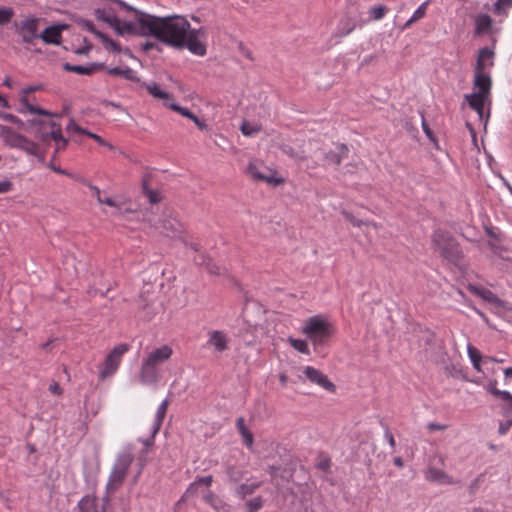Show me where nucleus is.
Instances as JSON below:
<instances>
[{
  "label": "nucleus",
  "instance_id": "393cba45",
  "mask_svg": "<svg viewBox=\"0 0 512 512\" xmlns=\"http://www.w3.org/2000/svg\"><path fill=\"white\" fill-rule=\"evenodd\" d=\"M141 86L144 87L154 98L164 100V103L173 99V96L170 93L163 91L156 82L142 83Z\"/></svg>",
  "mask_w": 512,
  "mask_h": 512
},
{
  "label": "nucleus",
  "instance_id": "052dcab7",
  "mask_svg": "<svg viewBox=\"0 0 512 512\" xmlns=\"http://www.w3.org/2000/svg\"><path fill=\"white\" fill-rule=\"evenodd\" d=\"M194 261L199 265H208V263H206V258L203 255L195 257Z\"/></svg>",
  "mask_w": 512,
  "mask_h": 512
},
{
  "label": "nucleus",
  "instance_id": "a878e982",
  "mask_svg": "<svg viewBox=\"0 0 512 512\" xmlns=\"http://www.w3.org/2000/svg\"><path fill=\"white\" fill-rule=\"evenodd\" d=\"M39 38L47 44H59L62 38L61 29L58 26L47 27L40 33Z\"/></svg>",
  "mask_w": 512,
  "mask_h": 512
},
{
  "label": "nucleus",
  "instance_id": "4468645a",
  "mask_svg": "<svg viewBox=\"0 0 512 512\" xmlns=\"http://www.w3.org/2000/svg\"><path fill=\"white\" fill-rule=\"evenodd\" d=\"M41 86H29L27 88H24L20 93V113H30V114H36L40 116H50V112L47 110H44L42 108L36 107L30 100L29 95L37 90H40Z\"/></svg>",
  "mask_w": 512,
  "mask_h": 512
},
{
  "label": "nucleus",
  "instance_id": "6ab92c4d",
  "mask_svg": "<svg viewBox=\"0 0 512 512\" xmlns=\"http://www.w3.org/2000/svg\"><path fill=\"white\" fill-rule=\"evenodd\" d=\"M468 290L472 294L481 297L483 300H485L489 303L495 304L498 307H504V301H502L500 298H498L497 295L494 294L489 289L470 284V285H468Z\"/></svg>",
  "mask_w": 512,
  "mask_h": 512
},
{
  "label": "nucleus",
  "instance_id": "e2e57ef3",
  "mask_svg": "<svg viewBox=\"0 0 512 512\" xmlns=\"http://www.w3.org/2000/svg\"><path fill=\"white\" fill-rule=\"evenodd\" d=\"M3 85L8 87V88H12L13 87L12 80H11V78L9 76H6V78L3 81Z\"/></svg>",
  "mask_w": 512,
  "mask_h": 512
},
{
  "label": "nucleus",
  "instance_id": "c85d7f7f",
  "mask_svg": "<svg viewBox=\"0 0 512 512\" xmlns=\"http://www.w3.org/2000/svg\"><path fill=\"white\" fill-rule=\"evenodd\" d=\"M79 512H98L97 499L92 496L83 497L79 503Z\"/></svg>",
  "mask_w": 512,
  "mask_h": 512
},
{
  "label": "nucleus",
  "instance_id": "c9c22d12",
  "mask_svg": "<svg viewBox=\"0 0 512 512\" xmlns=\"http://www.w3.org/2000/svg\"><path fill=\"white\" fill-rule=\"evenodd\" d=\"M143 190L151 204H157L162 200V196L159 191L148 189L146 183L143 184Z\"/></svg>",
  "mask_w": 512,
  "mask_h": 512
},
{
  "label": "nucleus",
  "instance_id": "1a4fd4ad",
  "mask_svg": "<svg viewBox=\"0 0 512 512\" xmlns=\"http://www.w3.org/2000/svg\"><path fill=\"white\" fill-rule=\"evenodd\" d=\"M247 174L256 181L266 182L273 186H279L285 182L276 170L264 165L261 161H251L246 168Z\"/></svg>",
  "mask_w": 512,
  "mask_h": 512
},
{
  "label": "nucleus",
  "instance_id": "5701e85b",
  "mask_svg": "<svg viewBox=\"0 0 512 512\" xmlns=\"http://www.w3.org/2000/svg\"><path fill=\"white\" fill-rule=\"evenodd\" d=\"M348 148L345 144H337L335 149L326 153L325 158L335 165H340L344 158L348 155Z\"/></svg>",
  "mask_w": 512,
  "mask_h": 512
},
{
  "label": "nucleus",
  "instance_id": "b1692460",
  "mask_svg": "<svg viewBox=\"0 0 512 512\" xmlns=\"http://www.w3.org/2000/svg\"><path fill=\"white\" fill-rule=\"evenodd\" d=\"M106 72L111 76H118L133 82H140V79L137 77L136 71L129 67H113L107 68Z\"/></svg>",
  "mask_w": 512,
  "mask_h": 512
},
{
  "label": "nucleus",
  "instance_id": "7c9ffc66",
  "mask_svg": "<svg viewBox=\"0 0 512 512\" xmlns=\"http://www.w3.org/2000/svg\"><path fill=\"white\" fill-rule=\"evenodd\" d=\"M75 131L79 134H83V135H86L88 136L89 138L95 140L99 145L101 146H104V147H107L109 150H113L115 147L107 142L105 139H103L101 136L95 134V133H92L84 128H81L79 126H76L75 127Z\"/></svg>",
  "mask_w": 512,
  "mask_h": 512
},
{
  "label": "nucleus",
  "instance_id": "5fc2aeb1",
  "mask_svg": "<svg viewBox=\"0 0 512 512\" xmlns=\"http://www.w3.org/2000/svg\"><path fill=\"white\" fill-rule=\"evenodd\" d=\"M49 391L52 392L53 394H57V395H60L62 393L61 387L56 382L52 383L49 386Z\"/></svg>",
  "mask_w": 512,
  "mask_h": 512
},
{
  "label": "nucleus",
  "instance_id": "c756f323",
  "mask_svg": "<svg viewBox=\"0 0 512 512\" xmlns=\"http://www.w3.org/2000/svg\"><path fill=\"white\" fill-rule=\"evenodd\" d=\"M169 407V401L167 399L163 400L161 404L158 406V409L156 411L155 415V423H154V430L158 431L164 421V418L166 416L167 410Z\"/></svg>",
  "mask_w": 512,
  "mask_h": 512
},
{
  "label": "nucleus",
  "instance_id": "cd10ccee",
  "mask_svg": "<svg viewBox=\"0 0 512 512\" xmlns=\"http://www.w3.org/2000/svg\"><path fill=\"white\" fill-rule=\"evenodd\" d=\"M236 427L239 434L243 438V444L246 445L247 447L252 446L254 441L253 434L250 431V429L246 426L245 419L243 417L237 418Z\"/></svg>",
  "mask_w": 512,
  "mask_h": 512
},
{
  "label": "nucleus",
  "instance_id": "69168bd1",
  "mask_svg": "<svg viewBox=\"0 0 512 512\" xmlns=\"http://www.w3.org/2000/svg\"><path fill=\"white\" fill-rule=\"evenodd\" d=\"M476 312H477V314H478L479 316H481V318L484 320V322H486V323L489 325V319H488V317H487L484 313H482L481 311H479V310H476Z\"/></svg>",
  "mask_w": 512,
  "mask_h": 512
},
{
  "label": "nucleus",
  "instance_id": "2f4dec72",
  "mask_svg": "<svg viewBox=\"0 0 512 512\" xmlns=\"http://www.w3.org/2000/svg\"><path fill=\"white\" fill-rule=\"evenodd\" d=\"M356 28L355 21L351 18H345L338 25V33L340 36H347Z\"/></svg>",
  "mask_w": 512,
  "mask_h": 512
},
{
  "label": "nucleus",
  "instance_id": "ea45409f",
  "mask_svg": "<svg viewBox=\"0 0 512 512\" xmlns=\"http://www.w3.org/2000/svg\"><path fill=\"white\" fill-rule=\"evenodd\" d=\"M263 500L260 496L250 499L246 502L247 512H257L261 509Z\"/></svg>",
  "mask_w": 512,
  "mask_h": 512
},
{
  "label": "nucleus",
  "instance_id": "6e6d98bb",
  "mask_svg": "<svg viewBox=\"0 0 512 512\" xmlns=\"http://www.w3.org/2000/svg\"><path fill=\"white\" fill-rule=\"evenodd\" d=\"M427 427L430 431H435V430H445L447 428V425L430 423V424H428Z\"/></svg>",
  "mask_w": 512,
  "mask_h": 512
},
{
  "label": "nucleus",
  "instance_id": "f704fd0d",
  "mask_svg": "<svg viewBox=\"0 0 512 512\" xmlns=\"http://www.w3.org/2000/svg\"><path fill=\"white\" fill-rule=\"evenodd\" d=\"M510 8H512V0H497L494 4V13L497 15H506V10Z\"/></svg>",
  "mask_w": 512,
  "mask_h": 512
},
{
  "label": "nucleus",
  "instance_id": "bb28decb",
  "mask_svg": "<svg viewBox=\"0 0 512 512\" xmlns=\"http://www.w3.org/2000/svg\"><path fill=\"white\" fill-rule=\"evenodd\" d=\"M260 486L261 481L249 479L237 487L236 494L244 499L246 496L253 494Z\"/></svg>",
  "mask_w": 512,
  "mask_h": 512
},
{
  "label": "nucleus",
  "instance_id": "7ed1b4c3",
  "mask_svg": "<svg viewBox=\"0 0 512 512\" xmlns=\"http://www.w3.org/2000/svg\"><path fill=\"white\" fill-rule=\"evenodd\" d=\"M491 89L492 81L473 79V92L464 96L465 102L478 114L480 120H483L486 114L485 123L490 117Z\"/></svg>",
  "mask_w": 512,
  "mask_h": 512
},
{
  "label": "nucleus",
  "instance_id": "4be33fe9",
  "mask_svg": "<svg viewBox=\"0 0 512 512\" xmlns=\"http://www.w3.org/2000/svg\"><path fill=\"white\" fill-rule=\"evenodd\" d=\"M475 30L474 34L480 36L491 32L493 20L488 14H478L474 19Z\"/></svg>",
  "mask_w": 512,
  "mask_h": 512
},
{
  "label": "nucleus",
  "instance_id": "3c124183",
  "mask_svg": "<svg viewBox=\"0 0 512 512\" xmlns=\"http://www.w3.org/2000/svg\"><path fill=\"white\" fill-rule=\"evenodd\" d=\"M14 188V185L11 181L5 180L0 181V194L8 193L12 191Z\"/></svg>",
  "mask_w": 512,
  "mask_h": 512
},
{
  "label": "nucleus",
  "instance_id": "9d476101",
  "mask_svg": "<svg viewBox=\"0 0 512 512\" xmlns=\"http://www.w3.org/2000/svg\"><path fill=\"white\" fill-rule=\"evenodd\" d=\"M207 30L205 28H189V32L184 36V44L177 49L187 48L192 54L205 56L207 53Z\"/></svg>",
  "mask_w": 512,
  "mask_h": 512
},
{
  "label": "nucleus",
  "instance_id": "f3484780",
  "mask_svg": "<svg viewBox=\"0 0 512 512\" xmlns=\"http://www.w3.org/2000/svg\"><path fill=\"white\" fill-rule=\"evenodd\" d=\"M162 232L167 237L182 240L186 245H188L185 225L178 219L173 217L164 219L162 222Z\"/></svg>",
  "mask_w": 512,
  "mask_h": 512
},
{
  "label": "nucleus",
  "instance_id": "9b49d317",
  "mask_svg": "<svg viewBox=\"0 0 512 512\" xmlns=\"http://www.w3.org/2000/svg\"><path fill=\"white\" fill-rule=\"evenodd\" d=\"M131 462L132 456L129 453H123L117 458L107 483L108 492H115L123 484Z\"/></svg>",
  "mask_w": 512,
  "mask_h": 512
},
{
  "label": "nucleus",
  "instance_id": "0e129e2a",
  "mask_svg": "<svg viewBox=\"0 0 512 512\" xmlns=\"http://www.w3.org/2000/svg\"><path fill=\"white\" fill-rule=\"evenodd\" d=\"M0 105L3 108H9L10 107L8 101L2 95H0Z\"/></svg>",
  "mask_w": 512,
  "mask_h": 512
},
{
  "label": "nucleus",
  "instance_id": "8fccbe9b",
  "mask_svg": "<svg viewBox=\"0 0 512 512\" xmlns=\"http://www.w3.org/2000/svg\"><path fill=\"white\" fill-rule=\"evenodd\" d=\"M486 390L491 393L494 397H497L499 395V393L502 392V390H499L497 388V382L495 380L493 381H490L487 386H486Z\"/></svg>",
  "mask_w": 512,
  "mask_h": 512
},
{
  "label": "nucleus",
  "instance_id": "680f3d73",
  "mask_svg": "<svg viewBox=\"0 0 512 512\" xmlns=\"http://www.w3.org/2000/svg\"><path fill=\"white\" fill-rule=\"evenodd\" d=\"M279 380H280V383L282 384V386H286L287 384V381H288V377L285 373H281L279 375Z\"/></svg>",
  "mask_w": 512,
  "mask_h": 512
},
{
  "label": "nucleus",
  "instance_id": "0eeeda50",
  "mask_svg": "<svg viewBox=\"0 0 512 512\" xmlns=\"http://www.w3.org/2000/svg\"><path fill=\"white\" fill-rule=\"evenodd\" d=\"M53 114L43 116V119L33 120L32 124L38 126V133L44 142L53 140L56 142L57 149H63L66 146V140L62 136L61 125L53 119Z\"/></svg>",
  "mask_w": 512,
  "mask_h": 512
},
{
  "label": "nucleus",
  "instance_id": "c03bdc74",
  "mask_svg": "<svg viewBox=\"0 0 512 512\" xmlns=\"http://www.w3.org/2000/svg\"><path fill=\"white\" fill-rule=\"evenodd\" d=\"M496 398L503 402L507 410L512 411V394L510 392L502 391Z\"/></svg>",
  "mask_w": 512,
  "mask_h": 512
},
{
  "label": "nucleus",
  "instance_id": "4c0bfd02",
  "mask_svg": "<svg viewBox=\"0 0 512 512\" xmlns=\"http://www.w3.org/2000/svg\"><path fill=\"white\" fill-rule=\"evenodd\" d=\"M14 16V11L9 7H0V25L8 24Z\"/></svg>",
  "mask_w": 512,
  "mask_h": 512
},
{
  "label": "nucleus",
  "instance_id": "58836bf2",
  "mask_svg": "<svg viewBox=\"0 0 512 512\" xmlns=\"http://www.w3.org/2000/svg\"><path fill=\"white\" fill-rule=\"evenodd\" d=\"M212 483V476H205V477H202L200 479H198L197 481H195L194 483H192L190 485V487L187 489L186 493L187 494H192L195 492V490L197 489V487L201 484L205 485L206 487H209Z\"/></svg>",
  "mask_w": 512,
  "mask_h": 512
},
{
  "label": "nucleus",
  "instance_id": "f257e3e1",
  "mask_svg": "<svg viewBox=\"0 0 512 512\" xmlns=\"http://www.w3.org/2000/svg\"><path fill=\"white\" fill-rule=\"evenodd\" d=\"M94 15L109 25L118 35L152 36L162 43L177 48L184 44L190 23L185 16H154L122 0H93Z\"/></svg>",
  "mask_w": 512,
  "mask_h": 512
},
{
  "label": "nucleus",
  "instance_id": "aec40b11",
  "mask_svg": "<svg viewBox=\"0 0 512 512\" xmlns=\"http://www.w3.org/2000/svg\"><path fill=\"white\" fill-rule=\"evenodd\" d=\"M91 190L94 192V196L100 204H105L115 209L112 213L113 215H119L123 212V202L116 198L102 196L100 189L97 186H90Z\"/></svg>",
  "mask_w": 512,
  "mask_h": 512
},
{
  "label": "nucleus",
  "instance_id": "f8f14e48",
  "mask_svg": "<svg viewBox=\"0 0 512 512\" xmlns=\"http://www.w3.org/2000/svg\"><path fill=\"white\" fill-rule=\"evenodd\" d=\"M40 22V18L28 16L15 24L16 32L24 43L33 44L35 40L39 39Z\"/></svg>",
  "mask_w": 512,
  "mask_h": 512
},
{
  "label": "nucleus",
  "instance_id": "2eb2a0df",
  "mask_svg": "<svg viewBox=\"0 0 512 512\" xmlns=\"http://www.w3.org/2000/svg\"><path fill=\"white\" fill-rule=\"evenodd\" d=\"M424 478L436 485H453L456 481L449 476L445 471L437 467L436 462H431L427 466V468L423 471Z\"/></svg>",
  "mask_w": 512,
  "mask_h": 512
},
{
  "label": "nucleus",
  "instance_id": "a211bd4d",
  "mask_svg": "<svg viewBox=\"0 0 512 512\" xmlns=\"http://www.w3.org/2000/svg\"><path fill=\"white\" fill-rule=\"evenodd\" d=\"M303 373L311 383L316 384L329 392L335 391V385L319 369L312 366H305L303 368Z\"/></svg>",
  "mask_w": 512,
  "mask_h": 512
},
{
  "label": "nucleus",
  "instance_id": "338daca9",
  "mask_svg": "<svg viewBox=\"0 0 512 512\" xmlns=\"http://www.w3.org/2000/svg\"><path fill=\"white\" fill-rule=\"evenodd\" d=\"M473 367L475 370H477L478 372H481V361H477V362H474L472 363Z\"/></svg>",
  "mask_w": 512,
  "mask_h": 512
},
{
  "label": "nucleus",
  "instance_id": "f03ea898",
  "mask_svg": "<svg viewBox=\"0 0 512 512\" xmlns=\"http://www.w3.org/2000/svg\"><path fill=\"white\" fill-rule=\"evenodd\" d=\"M173 355V348L164 344L154 348L143 358L139 372V381L143 385H156L161 379V365Z\"/></svg>",
  "mask_w": 512,
  "mask_h": 512
},
{
  "label": "nucleus",
  "instance_id": "de8ad7c7",
  "mask_svg": "<svg viewBox=\"0 0 512 512\" xmlns=\"http://www.w3.org/2000/svg\"><path fill=\"white\" fill-rule=\"evenodd\" d=\"M342 215L355 227H361L363 224H368L367 222L357 219L353 214H351L348 211H342Z\"/></svg>",
  "mask_w": 512,
  "mask_h": 512
},
{
  "label": "nucleus",
  "instance_id": "ddd939ff",
  "mask_svg": "<svg viewBox=\"0 0 512 512\" xmlns=\"http://www.w3.org/2000/svg\"><path fill=\"white\" fill-rule=\"evenodd\" d=\"M494 56L495 53L493 49L489 47H483L479 50L474 67L473 79L480 78L483 81H492L490 73L486 70L494 66Z\"/></svg>",
  "mask_w": 512,
  "mask_h": 512
},
{
  "label": "nucleus",
  "instance_id": "72a5a7b5",
  "mask_svg": "<svg viewBox=\"0 0 512 512\" xmlns=\"http://www.w3.org/2000/svg\"><path fill=\"white\" fill-rule=\"evenodd\" d=\"M387 12L388 8L384 5H376L369 9L370 18L374 21H379L384 18Z\"/></svg>",
  "mask_w": 512,
  "mask_h": 512
},
{
  "label": "nucleus",
  "instance_id": "20e7f679",
  "mask_svg": "<svg viewBox=\"0 0 512 512\" xmlns=\"http://www.w3.org/2000/svg\"><path fill=\"white\" fill-rule=\"evenodd\" d=\"M333 333L334 326L322 315L308 318L302 327V334L307 336L315 348L324 344Z\"/></svg>",
  "mask_w": 512,
  "mask_h": 512
},
{
  "label": "nucleus",
  "instance_id": "13d9d810",
  "mask_svg": "<svg viewBox=\"0 0 512 512\" xmlns=\"http://www.w3.org/2000/svg\"><path fill=\"white\" fill-rule=\"evenodd\" d=\"M195 125L202 131L208 130V125L202 120L196 121Z\"/></svg>",
  "mask_w": 512,
  "mask_h": 512
},
{
  "label": "nucleus",
  "instance_id": "603ef678",
  "mask_svg": "<svg viewBox=\"0 0 512 512\" xmlns=\"http://www.w3.org/2000/svg\"><path fill=\"white\" fill-rule=\"evenodd\" d=\"M0 117L2 119L12 122V123L22 124L21 120L12 114L4 113V114H1Z\"/></svg>",
  "mask_w": 512,
  "mask_h": 512
},
{
  "label": "nucleus",
  "instance_id": "4d7b16f0",
  "mask_svg": "<svg viewBox=\"0 0 512 512\" xmlns=\"http://www.w3.org/2000/svg\"><path fill=\"white\" fill-rule=\"evenodd\" d=\"M511 425H512V421H507V423L505 425L501 424L500 428H499V432L501 434L506 433L510 429Z\"/></svg>",
  "mask_w": 512,
  "mask_h": 512
},
{
  "label": "nucleus",
  "instance_id": "dca6fc26",
  "mask_svg": "<svg viewBox=\"0 0 512 512\" xmlns=\"http://www.w3.org/2000/svg\"><path fill=\"white\" fill-rule=\"evenodd\" d=\"M208 338L205 347L213 350L215 353H223L229 349L230 339L228 334L222 330H212L208 332Z\"/></svg>",
  "mask_w": 512,
  "mask_h": 512
},
{
  "label": "nucleus",
  "instance_id": "bf43d9fd",
  "mask_svg": "<svg viewBox=\"0 0 512 512\" xmlns=\"http://www.w3.org/2000/svg\"><path fill=\"white\" fill-rule=\"evenodd\" d=\"M414 23H416L415 21H412V18L410 17L404 24L403 26L401 27V30L404 31V30H407L409 29Z\"/></svg>",
  "mask_w": 512,
  "mask_h": 512
},
{
  "label": "nucleus",
  "instance_id": "473e14b6",
  "mask_svg": "<svg viewBox=\"0 0 512 512\" xmlns=\"http://www.w3.org/2000/svg\"><path fill=\"white\" fill-rule=\"evenodd\" d=\"M288 342L298 352L306 355L310 354L308 343L305 340L289 337Z\"/></svg>",
  "mask_w": 512,
  "mask_h": 512
},
{
  "label": "nucleus",
  "instance_id": "79ce46f5",
  "mask_svg": "<svg viewBox=\"0 0 512 512\" xmlns=\"http://www.w3.org/2000/svg\"><path fill=\"white\" fill-rule=\"evenodd\" d=\"M164 105L188 119L191 117L192 112L185 107H181L180 105L173 102H165Z\"/></svg>",
  "mask_w": 512,
  "mask_h": 512
},
{
  "label": "nucleus",
  "instance_id": "37998d69",
  "mask_svg": "<svg viewBox=\"0 0 512 512\" xmlns=\"http://www.w3.org/2000/svg\"><path fill=\"white\" fill-rule=\"evenodd\" d=\"M315 466L317 469L326 473L329 471V469L331 467V460H330V458H328L324 455H320Z\"/></svg>",
  "mask_w": 512,
  "mask_h": 512
},
{
  "label": "nucleus",
  "instance_id": "a19ab883",
  "mask_svg": "<svg viewBox=\"0 0 512 512\" xmlns=\"http://www.w3.org/2000/svg\"><path fill=\"white\" fill-rule=\"evenodd\" d=\"M260 131V127L257 126V125H253L247 121H244L241 125V132L245 135V136H252V135H255L256 133H258Z\"/></svg>",
  "mask_w": 512,
  "mask_h": 512
},
{
  "label": "nucleus",
  "instance_id": "6e6552de",
  "mask_svg": "<svg viewBox=\"0 0 512 512\" xmlns=\"http://www.w3.org/2000/svg\"><path fill=\"white\" fill-rule=\"evenodd\" d=\"M130 350V346L126 343L116 345L105 357L104 362L99 370V377L105 380L113 376L121 362L122 357Z\"/></svg>",
  "mask_w": 512,
  "mask_h": 512
},
{
  "label": "nucleus",
  "instance_id": "e433bc0d",
  "mask_svg": "<svg viewBox=\"0 0 512 512\" xmlns=\"http://www.w3.org/2000/svg\"><path fill=\"white\" fill-rule=\"evenodd\" d=\"M429 3H430V0H426L425 2H423L413 13V15L411 16L412 18V21H419L421 20L422 18L425 17L426 13H427V9H428V6H429Z\"/></svg>",
  "mask_w": 512,
  "mask_h": 512
},
{
  "label": "nucleus",
  "instance_id": "864d4df0",
  "mask_svg": "<svg viewBox=\"0 0 512 512\" xmlns=\"http://www.w3.org/2000/svg\"><path fill=\"white\" fill-rule=\"evenodd\" d=\"M422 129L430 140H434L433 132L424 118L422 119Z\"/></svg>",
  "mask_w": 512,
  "mask_h": 512
},
{
  "label": "nucleus",
  "instance_id": "412c9836",
  "mask_svg": "<svg viewBox=\"0 0 512 512\" xmlns=\"http://www.w3.org/2000/svg\"><path fill=\"white\" fill-rule=\"evenodd\" d=\"M103 63H92L88 66L72 65L70 63H64L63 69L67 72H73L80 75H91L97 71L104 69Z\"/></svg>",
  "mask_w": 512,
  "mask_h": 512
},
{
  "label": "nucleus",
  "instance_id": "09e8293b",
  "mask_svg": "<svg viewBox=\"0 0 512 512\" xmlns=\"http://www.w3.org/2000/svg\"><path fill=\"white\" fill-rule=\"evenodd\" d=\"M203 499L211 504L215 509H220L222 506L221 501H219L211 492H206L203 495Z\"/></svg>",
  "mask_w": 512,
  "mask_h": 512
},
{
  "label": "nucleus",
  "instance_id": "423d86ee",
  "mask_svg": "<svg viewBox=\"0 0 512 512\" xmlns=\"http://www.w3.org/2000/svg\"><path fill=\"white\" fill-rule=\"evenodd\" d=\"M435 250L448 262L457 264L462 257V251L457 241L446 231L436 230L432 236Z\"/></svg>",
  "mask_w": 512,
  "mask_h": 512
},
{
  "label": "nucleus",
  "instance_id": "774afa93",
  "mask_svg": "<svg viewBox=\"0 0 512 512\" xmlns=\"http://www.w3.org/2000/svg\"><path fill=\"white\" fill-rule=\"evenodd\" d=\"M394 464H395L396 466H398V467H402V466H403V462H402V460H401V458H400V457H395V458H394Z\"/></svg>",
  "mask_w": 512,
  "mask_h": 512
},
{
  "label": "nucleus",
  "instance_id": "39448f33",
  "mask_svg": "<svg viewBox=\"0 0 512 512\" xmlns=\"http://www.w3.org/2000/svg\"><path fill=\"white\" fill-rule=\"evenodd\" d=\"M0 137L5 145L10 148L19 149L24 151L26 154L38 158L40 161L44 160V153L40 145L24 135L14 131L12 128L2 126L0 128Z\"/></svg>",
  "mask_w": 512,
  "mask_h": 512
},
{
  "label": "nucleus",
  "instance_id": "49530a36",
  "mask_svg": "<svg viewBox=\"0 0 512 512\" xmlns=\"http://www.w3.org/2000/svg\"><path fill=\"white\" fill-rule=\"evenodd\" d=\"M102 39H103V42H104V46L107 50H111V51H114V52H120L121 51V46L119 43L109 39L108 37L106 36H102Z\"/></svg>",
  "mask_w": 512,
  "mask_h": 512
},
{
  "label": "nucleus",
  "instance_id": "a18cd8bd",
  "mask_svg": "<svg viewBox=\"0 0 512 512\" xmlns=\"http://www.w3.org/2000/svg\"><path fill=\"white\" fill-rule=\"evenodd\" d=\"M467 353L472 363L484 360L480 351L471 344L467 347Z\"/></svg>",
  "mask_w": 512,
  "mask_h": 512
}]
</instances>
